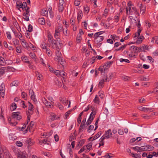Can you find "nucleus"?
Instances as JSON below:
<instances>
[{"instance_id": "4d7b16f0", "label": "nucleus", "mask_w": 158, "mask_h": 158, "mask_svg": "<svg viewBox=\"0 0 158 158\" xmlns=\"http://www.w3.org/2000/svg\"><path fill=\"white\" fill-rule=\"evenodd\" d=\"M120 61L121 62H125L129 63L130 62V61L128 59H123V58H121L120 59Z\"/></svg>"}, {"instance_id": "473e14b6", "label": "nucleus", "mask_w": 158, "mask_h": 158, "mask_svg": "<svg viewBox=\"0 0 158 158\" xmlns=\"http://www.w3.org/2000/svg\"><path fill=\"white\" fill-rule=\"evenodd\" d=\"M19 84V82L18 81H13L10 84V85L12 86H17Z\"/></svg>"}, {"instance_id": "f704fd0d", "label": "nucleus", "mask_w": 158, "mask_h": 158, "mask_svg": "<svg viewBox=\"0 0 158 158\" xmlns=\"http://www.w3.org/2000/svg\"><path fill=\"white\" fill-rule=\"evenodd\" d=\"M105 81L104 80V79H101L99 82L98 86L100 87L101 88L102 87V86H103Z\"/></svg>"}, {"instance_id": "de8ad7c7", "label": "nucleus", "mask_w": 158, "mask_h": 158, "mask_svg": "<svg viewBox=\"0 0 158 158\" xmlns=\"http://www.w3.org/2000/svg\"><path fill=\"white\" fill-rule=\"evenodd\" d=\"M41 48L44 49H46L47 48V46H46V44L44 42H43L41 45Z\"/></svg>"}, {"instance_id": "5701e85b", "label": "nucleus", "mask_w": 158, "mask_h": 158, "mask_svg": "<svg viewBox=\"0 0 158 158\" xmlns=\"http://www.w3.org/2000/svg\"><path fill=\"white\" fill-rule=\"evenodd\" d=\"M60 100L61 102L65 105H67L68 103V100L65 98H60Z\"/></svg>"}, {"instance_id": "c756f323", "label": "nucleus", "mask_w": 158, "mask_h": 158, "mask_svg": "<svg viewBox=\"0 0 158 158\" xmlns=\"http://www.w3.org/2000/svg\"><path fill=\"white\" fill-rule=\"evenodd\" d=\"M112 61H109L105 63V64L103 65L105 67L107 68V69H108L110 66L112 64Z\"/></svg>"}, {"instance_id": "9d476101", "label": "nucleus", "mask_w": 158, "mask_h": 158, "mask_svg": "<svg viewBox=\"0 0 158 158\" xmlns=\"http://www.w3.org/2000/svg\"><path fill=\"white\" fill-rule=\"evenodd\" d=\"M112 133L111 130L110 129L108 130L107 131H106L104 134L102 136V139H108L111 136Z\"/></svg>"}, {"instance_id": "338daca9", "label": "nucleus", "mask_w": 158, "mask_h": 158, "mask_svg": "<svg viewBox=\"0 0 158 158\" xmlns=\"http://www.w3.org/2000/svg\"><path fill=\"white\" fill-rule=\"evenodd\" d=\"M60 72V71L58 70H55L53 73L57 76H59Z\"/></svg>"}, {"instance_id": "1a4fd4ad", "label": "nucleus", "mask_w": 158, "mask_h": 158, "mask_svg": "<svg viewBox=\"0 0 158 158\" xmlns=\"http://www.w3.org/2000/svg\"><path fill=\"white\" fill-rule=\"evenodd\" d=\"M141 48H138L135 46H132L130 47L129 50L131 52L134 53H138L140 52Z\"/></svg>"}, {"instance_id": "cd10ccee", "label": "nucleus", "mask_w": 158, "mask_h": 158, "mask_svg": "<svg viewBox=\"0 0 158 158\" xmlns=\"http://www.w3.org/2000/svg\"><path fill=\"white\" fill-rule=\"evenodd\" d=\"M38 22L40 24L42 25H44L45 23V20L43 18H39L38 19Z\"/></svg>"}, {"instance_id": "8fccbe9b", "label": "nucleus", "mask_w": 158, "mask_h": 158, "mask_svg": "<svg viewBox=\"0 0 158 158\" xmlns=\"http://www.w3.org/2000/svg\"><path fill=\"white\" fill-rule=\"evenodd\" d=\"M27 94L24 92H22L21 94V96L22 98H24L25 100L27 99Z\"/></svg>"}, {"instance_id": "bb28decb", "label": "nucleus", "mask_w": 158, "mask_h": 158, "mask_svg": "<svg viewBox=\"0 0 158 158\" xmlns=\"http://www.w3.org/2000/svg\"><path fill=\"white\" fill-rule=\"evenodd\" d=\"M58 60V63L60 64L62 66H64L65 63V61L62 58L60 59H59Z\"/></svg>"}, {"instance_id": "20e7f679", "label": "nucleus", "mask_w": 158, "mask_h": 158, "mask_svg": "<svg viewBox=\"0 0 158 158\" xmlns=\"http://www.w3.org/2000/svg\"><path fill=\"white\" fill-rule=\"evenodd\" d=\"M62 31H63V27L62 25L60 24H58L57 27L55 28V32L54 34V36L57 41H58V40H60L59 38L60 35V32Z\"/></svg>"}, {"instance_id": "0eeeda50", "label": "nucleus", "mask_w": 158, "mask_h": 158, "mask_svg": "<svg viewBox=\"0 0 158 158\" xmlns=\"http://www.w3.org/2000/svg\"><path fill=\"white\" fill-rule=\"evenodd\" d=\"M91 110L92 111L91 113L89 118L88 119L86 123L87 126L91 123L94 118L96 114V110H94L93 108H92L91 109Z\"/></svg>"}, {"instance_id": "f8f14e48", "label": "nucleus", "mask_w": 158, "mask_h": 158, "mask_svg": "<svg viewBox=\"0 0 158 158\" xmlns=\"http://www.w3.org/2000/svg\"><path fill=\"white\" fill-rule=\"evenodd\" d=\"M98 70L102 74L104 75L105 73L107 72V68L105 67L103 65L100 66L99 67Z\"/></svg>"}, {"instance_id": "6e6552de", "label": "nucleus", "mask_w": 158, "mask_h": 158, "mask_svg": "<svg viewBox=\"0 0 158 158\" xmlns=\"http://www.w3.org/2000/svg\"><path fill=\"white\" fill-rule=\"evenodd\" d=\"M25 12L23 14V18L24 20L26 21H28L29 20V17L30 16V8L28 6L27 7V9H24Z\"/></svg>"}, {"instance_id": "c03bdc74", "label": "nucleus", "mask_w": 158, "mask_h": 158, "mask_svg": "<svg viewBox=\"0 0 158 158\" xmlns=\"http://www.w3.org/2000/svg\"><path fill=\"white\" fill-rule=\"evenodd\" d=\"M104 139H102V137L100 139H99L100 141V143H99V147H100L101 146H103L104 144Z\"/></svg>"}, {"instance_id": "b1692460", "label": "nucleus", "mask_w": 158, "mask_h": 158, "mask_svg": "<svg viewBox=\"0 0 158 158\" xmlns=\"http://www.w3.org/2000/svg\"><path fill=\"white\" fill-rule=\"evenodd\" d=\"M93 102L96 104H99L100 103V99L98 95H96L93 100Z\"/></svg>"}, {"instance_id": "f3484780", "label": "nucleus", "mask_w": 158, "mask_h": 158, "mask_svg": "<svg viewBox=\"0 0 158 158\" xmlns=\"http://www.w3.org/2000/svg\"><path fill=\"white\" fill-rule=\"evenodd\" d=\"M11 69V67L9 66L6 67H2L0 69V73L2 74H3L5 73L6 70Z\"/></svg>"}, {"instance_id": "ddd939ff", "label": "nucleus", "mask_w": 158, "mask_h": 158, "mask_svg": "<svg viewBox=\"0 0 158 158\" xmlns=\"http://www.w3.org/2000/svg\"><path fill=\"white\" fill-rule=\"evenodd\" d=\"M28 103L29 105L28 107V111L27 113L30 114V115L32 114L34 110L33 105L30 102H28Z\"/></svg>"}, {"instance_id": "603ef678", "label": "nucleus", "mask_w": 158, "mask_h": 158, "mask_svg": "<svg viewBox=\"0 0 158 158\" xmlns=\"http://www.w3.org/2000/svg\"><path fill=\"white\" fill-rule=\"evenodd\" d=\"M71 111H72V110H69L65 113V115H64V117L65 119H67V117H68L69 114H70V112Z\"/></svg>"}, {"instance_id": "2f4dec72", "label": "nucleus", "mask_w": 158, "mask_h": 158, "mask_svg": "<svg viewBox=\"0 0 158 158\" xmlns=\"http://www.w3.org/2000/svg\"><path fill=\"white\" fill-rule=\"evenodd\" d=\"M151 41L153 43H155L157 44H158V37L155 36L152 37Z\"/></svg>"}, {"instance_id": "864d4df0", "label": "nucleus", "mask_w": 158, "mask_h": 158, "mask_svg": "<svg viewBox=\"0 0 158 158\" xmlns=\"http://www.w3.org/2000/svg\"><path fill=\"white\" fill-rule=\"evenodd\" d=\"M108 12V10L107 9H105L104 10V13L102 15V17H106L107 15Z\"/></svg>"}, {"instance_id": "774afa93", "label": "nucleus", "mask_w": 158, "mask_h": 158, "mask_svg": "<svg viewBox=\"0 0 158 158\" xmlns=\"http://www.w3.org/2000/svg\"><path fill=\"white\" fill-rule=\"evenodd\" d=\"M81 35L77 36V43H79L81 41Z\"/></svg>"}, {"instance_id": "a211bd4d", "label": "nucleus", "mask_w": 158, "mask_h": 158, "mask_svg": "<svg viewBox=\"0 0 158 158\" xmlns=\"http://www.w3.org/2000/svg\"><path fill=\"white\" fill-rule=\"evenodd\" d=\"M83 16L82 12L81 10H79L77 14V20L78 23L80 22V20L82 18Z\"/></svg>"}, {"instance_id": "6e6d98bb", "label": "nucleus", "mask_w": 158, "mask_h": 158, "mask_svg": "<svg viewBox=\"0 0 158 158\" xmlns=\"http://www.w3.org/2000/svg\"><path fill=\"white\" fill-rule=\"evenodd\" d=\"M131 148L133 150L137 151V152H139L140 151V147L136 146Z\"/></svg>"}, {"instance_id": "4468645a", "label": "nucleus", "mask_w": 158, "mask_h": 158, "mask_svg": "<svg viewBox=\"0 0 158 158\" xmlns=\"http://www.w3.org/2000/svg\"><path fill=\"white\" fill-rule=\"evenodd\" d=\"M5 85L2 83L0 86V94L2 98H3L5 94Z\"/></svg>"}, {"instance_id": "69168bd1", "label": "nucleus", "mask_w": 158, "mask_h": 158, "mask_svg": "<svg viewBox=\"0 0 158 158\" xmlns=\"http://www.w3.org/2000/svg\"><path fill=\"white\" fill-rule=\"evenodd\" d=\"M16 144L18 147H21L23 145L22 143L19 141H17L16 142Z\"/></svg>"}, {"instance_id": "58836bf2", "label": "nucleus", "mask_w": 158, "mask_h": 158, "mask_svg": "<svg viewBox=\"0 0 158 158\" xmlns=\"http://www.w3.org/2000/svg\"><path fill=\"white\" fill-rule=\"evenodd\" d=\"M56 115L54 113H52L50 116L49 119L51 121H52L55 119Z\"/></svg>"}, {"instance_id": "9b49d317", "label": "nucleus", "mask_w": 158, "mask_h": 158, "mask_svg": "<svg viewBox=\"0 0 158 158\" xmlns=\"http://www.w3.org/2000/svg\"><path fill=\"white\" fill-rule=\"evenodd\" d=\"M42 101L44 104L48 108H52L53 107V106L50 102H48L45 98H44L42 99Z\"/></svg>"}, {"instance_id": "423d86ee", "label": "nucleus", "mask_w": 158, "mask_h": 158, "mask_svg": "<svg viewBox=\"0 0 158 158\" xmlns=\"http://www.w3.org/2000/svg\"><path fill=\"white\" fill-rule=\"evenodd\" d=\"M50 43H51V47L54 49L56 48L59 49L62 44L59 40H58V41H57V40H53Z\"/></svg>"}, {"instance_id": "c9c22d12", "label": "nucleus", "mask_w": 158, "mask_h": 158, "mask_svg": "<svg viewBox=\"0 0 158 158\" xmlns=\"http://www.w3.org/2000/svg\"><path fill=\"white\" fill-rule=\"evenodd\" d=\"M36 75L37 76V78L38 80L41 81L43 79V77L42 75L39 73L38 72H37V73H36Z\"/></svg>"}, {"instance_id": "79ce46f5", "label": "nucleus", "mask_w": 158, "mask_h": 158, "mask_svg": "<svg viewBox=\"0 0 158 158\" xmlns=\"http://www.w3.org/2000/svg\"><path fill=\"white\" fill-rule=\"evenodd\" d=\"M89 11V7L87 6H86L84 7V13L85 14H88Z\"/></svg>"}, {"instance_id": "4be33fe9", "label": "nucleus", "mask_w": 158, "mask_h": 158, "mask_svg": "<svg viewBox=\"0 0 158 158\" xmlns=\"http://www.w3.org/2000/svg\"><path fill=\"white\" fill-rule=\"evenodd\" d=\"M41 12L42 15L45 16H46L48 15V10L46 8H44L43 9L41 10Z\"/></svg>"}, {"instance_id": "13d9d810", "label": "nucleus", "mask_w": 158, "mask_h": 158, "mask_svg": "<svg viewBox=\"0 0 158 158\" xmlns=\"http://www.w3.org/2000/svg\"><path fill=\"white\" fill-rule=\"evenodd\" d=\"M6 35L7 38L11 40L12 37L10 32H6Z\"/></svg>"}, {"instance_id": "4c0bfd02", "label": "nucleus", "mask_w": 158, "mask_h": 158, "mask_svg": "<svg viewBox=\"0 0 158 158\" xmlns=\"http://www.w3.org/2000/svg\"><path fill=\"white\" fill-rule=\"evenodd\" d=\"M56 106L60 110H62L64 109L63 106L59 102L56 103Z\"/></svg>"}, {"instance_id": "49530a36", "label": "nucleus", "mask_w": 158, "mask_h": 158, "mask_svg": "<svg viewBox=\"0 0 158 158\" xmlns=\"http://www.w3.org/2000/svg\"><path fill=\"white\" fill-rule=\"evenodd\" d=\"M16 105L15 103H12L11 107H10V109L12 110H14L16 109Z\"/></svg>"}, {"instance_id": "bf43d9fd", "label": "nucleus", "mask_w": 158, "mask_h": 158, "mask_svg": "<svg viewBox=\"0 0 158 158\" xmlns=\"http://www.w3.org/2000/svg\"><path fill=\"white\" fill-rule=\"evenodd\" d=\"M110 76H109V77H106L105 79V81H110V79L112 78L113 77V75L112 74H109Z\"/></svg>"}, {"instance_id": "052dcab7", "label": "nucleus", "mask_w": 158, "mask_h": 158, "mask_svg": "<svg viewBox=\"0 0 158 158\" xmlns=\"http://www.w3.org/2000/svg\"><path fill=\"white\" fill-rule=\"evenodd\" d=\"M97 58L96 56H93L91 58L90 60V62L91 63V64H93L95 62Z\"/></svg>"}, {"instance_id": "7ed1b4c3", "label": "nucleus", "mask_w": 158, "mask_h": 158, "mask_svg": "<svg viewBox=\"0 0 158 158\" xmlns=\"http://www.w3.org/2000/svg\"><path fill=\"white\" fill-rule=\"evenodd\" d=\"M126 9V14L128 15H139L138 11L135 6L127 7Z\"/></svg>"}, {"instance_id": "412c9836", "label": "nucleus", "mask_w": 158, "mask_h": 158, "mask_svg": "<svg viewBox=\"0 0 158 158\" xmlns=\"http://www.w3.org/2000/svg\"><path fill=\"white\" fill-rule=\"evenodd\" d=\"M22 61L24 62L30 64V62L28 60V58L27 56H23L21 57Z\"/></svg>"}, {"instance_id": "dca6fc26", "label": "nucleus", "mask_w": 158, "mask_h": 158, "mask_svg": "<svg viewBox=\"0 0 158 158\" xmlns=\"http://www.w3.org/2000/svg\"><path fill=\"white\" fill-rule=\"evenodd\" d=\"M13 32L14 33L15 36L16 37L18 38L19 40H22V38L23 37L22 34L19 32L15 31L14 30H12Z\"/></svg>"}, {"instance_id": "2eb2a0df", "label": "nucleus", "mask_w": 158, "mask_h": 158, "mask_svg": "<svg viewBox=\"0 0 158 158\" xmlns=\"http://www.w3.org/2000/svg\"><path fill=\"white\" fill-rule=\"evenodd\" d=\"M20 41L22 45L24 48H27L29 47V46L28 44L24 39H23L22 40H21Z\"/></svg>"}, {"instance_id": "09e8293b", "label": "nucleus", "mask_w": 158, "mask_h": 158, "mask_svg": "<svg viewBox=\"0 0 158 158\" xmlns=\"http://www.w3.org/2000/svg\"><path fill=\"white\" fill-rule=\"evenodd\" d=\"M48 40L49 43L51 42L53 39V37L50 34H48Z\"/></svg>"}, {"instance_id": "72a5a7b5", "label": "nucleus", "mask_w": 158, "mask_h": 158, "mask_svg": "<svg viewBox=\"0 0 158 158\" xmlns=\"http://www.w3.org/2000/svg\"><path fill=\"white\" fill-rule=\"evenodd\" d=\"M135 53L131 52L128 54V55L129 57L131 58H135L136 56L135 54Z\"/></svg>"}, {"instance_id": "39448f33", "label": "nucleus", "mask_w": 158, "mask_h": 158, "mask_svg": "<svg viewBox=\"0 0 158 158\" xmlns=\"http://www.w3.org/2000/svg\"><path fill=\"white\" fill-rule=\"evenodd\" d=\"M102 33V31H99L95 33L94 35V41L96 44H98L103 40L104 38L102 36H99Z\"/></svg>"}, {"instance_id": "393cba45", "label": "nucleus", "mask_w": 158, "mask_h": 158, "mask_svg": "<svg viewBox=\"0 0 158 158\" xmlns=\"http://www.w3.org/2000/svg\"><path fill=\"white\" fill-rule=\"evenodd\" d=\"M56 57H57V60L62 58L61 53L58 49H57L56 52Z\"/></svg>"}, {"instance_id": "aec40b11", "label": "nucleus", "mask_w": 158, "mask_h": 158, "mask_svg": "<svg viewBox=\"0 0 158 158\" xmlns=\"http://www.w3.org/2000/svg\"><path fill=\"white\" fill-rule=\"evenodd\" d=\"M138 109L140 110H142L144 112H148L150 111L151 109L148 108L143 107L142 106H139L138 107Z\"/></svg>"}, {"instance_id": "c85d7f7f", "label": "nucleus", "mask_w": 158, "mask_h": 158, "mask_svg": "<svg viewBox=\"0 0 158 158\" xmlns=\"http://www.w3.org/2000/svg\"><path fill=\"white\" fill-rule=\"evenodd\" d=\"M34 122H31L30 123V124L28 126L27 128V129H26L25 131V132L24 133H25L27 130L29 129V130H30V129L31 128L33 127V126L34 125Z\"/></svg>"}, {"instance_id": "f03ea898", "label": "nucleus", "mask_w": 158, "mask_h": 158, "mask_svg": "<svg viewBox=\"0 0 158 158\" xmlns=\"http://www.w3.org/2000/svg\"><path fill=\"white\" fill-rule=\"evenodd\" d=\"M141 31V29L140 28H139L137 30V32L135 33V36L134 37L135 40H137L135 43L137 44H141L143 40L144 39L143 35H141L140 36V34Z\"/></svg>"}, {"instance_id": "a18cd8bd", "label": "nucleus", "mask_w": 158, "mask_h": 158, "mask_svg": "<svg viewBox=\"0 0 158 158\" xmlns=\"http://www.w3.org/2000/svg\"><path fill=\"white\" fill-rule=\"evenodd\" d=\"M4 156L6 158H12L10 154L8 152H6Z\"/></svg>"}, {"instance_id": "680f3d73", "label": "nucleus", "mask_w": 158, "mask_h": 158, "mask_svg": "<svg viewBox=\"0 0 158 158\" xmlns=\"http://www.w3.org/2000/svg\"><path fill=\"white\" fill-rule=\"evenodd\" d=\"M94 128V126L93 125H90L88 129L87 130V131L89 133L90 132V130H93Z\"/></svg>"}, {"instance_id": "e433bc0d", "label": "nucleus", "mask_w": 158, "mask_h": 158, "mask_svg": "<svg viewBox=\"0 0 158 158\" xmlns=\"http://www.w3.org/2000/svg\"><path fill=\"white\" fill-rule=\"evenodd\" d=\"M29 55L33 59L35 60L36 59V56L34 53L31 52L30 53Z\"/></svg>"}, {"instance_id": "a878e982", "label": "nucleus", "mask_w": 158, "mask_h": 158, "mask_svg": "<svg viewBox=\"0 0 158 158\" xmlns=\"http://www.w3.org/2000/svg\"><path fill=\"white\" fill-rule=\"evenodd\" d=\"M12 42L14 45L15 47L16 46L19 45V40L15 39H12Z\"/></svg>"}, {"instance_id": "e2e57ef3", "label": "nucleus", "mask_w": 158, "mask_h": 158, "mask_svg": "<svg viewBox=\"0 0 158 158\" xmlns=\"http://www.w3.org/2000/svg\"><path fill=\"white\" fill-rule=\"evenodd\" d=\"M80 3V0H76L74 2V5L76 6H78Z\"/></svg>"}, {"instance_id": "0e129e2a", "label": "nucleus", "mask_w": 158, "mask_h": 158, "mask_svg": "<svg viewBox=\"0 0 158 158\" xmlns=\"http://www.w3.org/2000/svg\"><path fill=\"white\" fill-rule=\"evenodd\" d=\"M85 146H84L79 151L78 153L80 154L86 150Z\"/></svg>"}, {"instance_id": "ea45409f", "label": "nucleus", "mask_w": 158, "mask_h": 158, "mask_svg": "<svg viewBox=\"0 0 158 158\" xmlns=\"http://www.w3.org/2000/svg\"><path fill=\"white\" fill-rule=\"evenodd\" d=\"M21 7L23 10L27 8V4L26 2H24L21 4Z\"/></svg>"}, {"instance_id": "5fc2aeb1", "label": "nucleus", "mask_w": 158, "mask_h": 158, "mask_svg": "<svg viewBox=\"0 0 158 158\" xmlns=\"http://www.w3.org/2000/svg\"><path fill=\"white\" fill-rule=\"evenodd\" d=\"M4 58L0 56V64L1 65H3L4 64Z\"/></svg>"}, {"instance_id": "a19ab883", "label": "nucleus", "mask_w": 158, "mask_h": 158, "mask_svg": "<svg viewBox=\"0 0 158 158\" xmlns=\"http://www.w3.org/2000/svg\"><path fill=\"white\" fill-rule=\"evenodd\" d=\"M140 151H148V148H147V145L142 146L141 147H140Z\"/></svg>"}, {"instance_id": "7c9ffc66", "label": "nucleus", "mask_w": 158, "mask_h": 158, "mask_svg": "<svg viewBox=\"0 0 158 158\" xmlns=\"http://www.w3.org/2000/svg\"><path fill=\"white\" fill-rule=\"evenodd\" d=\"M46 52L49 56H51L52 55V52L49 48H47L46 49Z\"/></svg>"}, {"instance_id": "f257e3e1", "label": "nucleus", "mask_w": 158, "mask_h": 158, "mask_svg": "<svg viewBox=\"0 0 158 158\" xmlns=\"http://www.w3.org/2000/svg\"><path fill=\"white\" fill-rule=\"evenodd\" d=\"M21 116L19 112H14L12 113L11 118L10 117L8 118V120L9 124L11 126H14L17 125V123L16 121L14 122H13L12 121L13 120L15 119V120H19L21 119Z\"/></svg>"}, {"instance_id": "37998d69", "label": "nucleus", "mask_w": 158, "mask_h": 158, "mask_svg": "<svg viewBox=\"0 0 158 158\" xmlns=\"http://www.w3.org/2000/svg\"><path fill=\"white\" fill-rule=\"evenodd\" d=\"M110 38L112 39L114 41L115 40H117L119 38L116 35H110Z\"/></svg>"}, {"instance_id": "6ab92c4d", "label": "nucleus", "mask_w": 158, "mask_h": 158, "mask_svg": "<svg viewBox=\"0 0 158 158\" xmlns=\"http://www.w3.org/2000/svg\"><path fill=\"white\" fill-rule=\"evenodd\" d=\"M63 2V0H60L59 2L60 5L59 6L58 10L60 12H62L64 10V6L62 4Z\"/></svg>"}, {"instance_id": "3c124183", "label": "nucleus", "mask_w": 158, "mask_h": 158, "mask_svg": "<svg viewBox=\"0 0 158 158\" xmlns=\"http://www.w3.org/2000/svg\"><path fill=\"white\" fill-rule=\"evenodd\" d=\"M146 7L143 6V7H141L140 9V12L142 13V14H143L145 11Z\"/></svg>"}]
</instances>
